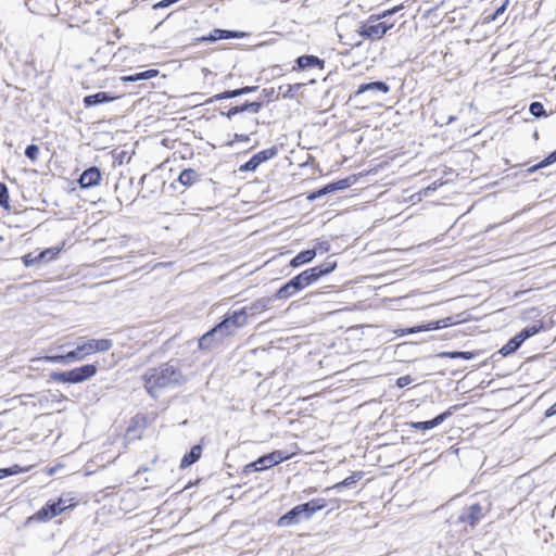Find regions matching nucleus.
Returning a JSON list of instances; mask_svg holds the SVG:
<instances>
[{"instance_id": "obj_32", "label": "nucleus", "mask_w": 556, "mask_h": 556, "mask_svg": "<svg viewBox=\"0 0 556 556\" xmlns=\"http://www.w3.org/2000/svg\"><path fill=\"white\" fill-rule=\"evenodd\" d=\"M0 206L10 210L8 187L3 182L0 184Z\"/></svg>"}, {"instance_id": "obj_10", "label": "nucleus", "mask_w": 556, "mask_h": 556, "mask_svg": "<svg viewBox=\"0 0 556 556\" xmlns=\"http://www.w3.org/2000/svg\"><path fill=\"white\" fill-rule=\"evenodd\" d=\"M452 324H453L452 323V318L451 317H446V318H443V319H440V320H437V321H431V323H428V324H425V325L412 327V328H408V329H402V330H400V336H404V334H407V333H416V332H421V331H431V330H437V329H441V328H446V327L451 326Z\"/></svg>"}, {"instance_id": "obj_6", "label": "nucleus", "mask_w": 556, "mask_h": 556, "mask_svg": "<svg viewBox=\"0 0 556 556\" xmlns=\"http://www.w3.org/2000/svg\"><path fill=\"white\" fill-rule=\"evenodd\" d=\"M489 506L488 505H481V504H472L460 513L458 516V521L462 523H468L471 527H475L477 523H479L488 514Z\"/></svg>"}, {"instance_id": "obj_7", "label": "nucleus", "mask_w": 556, "mask_h": 556, "mask_svg": "<svg viewBox=\"0 0 556 556\" xmlns=\"http://www.w3.org/2000/svg\"><path fill=\"white\" fill-rule=\"evenodd\" d=\"M277 154L276 148L265 149L254 154L245 164L240 166L241 172H253L262 163L273 159Z\"/></svg>"}, {"instance_id": "obj_22", "label": "nucleus", "mask_w": 556, "mask_h": 556, "mask_svg": "<svg viewBox=\"0 0 556 556\" xmlns=\"http://www.w3.org/2000/svg\"><path fill=\"white\" fill-rule=\"evenodd\" d=\"M202 447L200 445H194L189 454H186L180 463L181 468H187L195 463L201 456Z\"/></svg>"}, {"instance_id": "obj_2", "label": "nucleus", "mask_w": 556, "mask_h": 556, "mask_svg": "<svg viewBox=\"0 0 556 556\" xmlns=\"http://www.w3.org/2000/svg\"><path fill=\"white\" fill-rule=\"evenodd\" d=\"M337 266L336 262H327L325 265L308 268L293 277L283 285L275 294L278 300H287L296 292L316 282L320 277L330 274Z\"/></svg>"}, {"instance_id": "obj_45", "label": "nucleus", "mask_w": 556, "mask_h": 556, "mask_svg": "<svg viewBox=\"0 0 556 556\" xmlns=\"http://www.w3.org/2000/svg\"><path fill=\"white\" fill-rule=\"evenodd\" d=\"M412 382H413V379H412V377H410V376H408V375H407V376L399 377V378L396 379V386H397L399 388H404V387L408 386V384H409V383H412Z\"/></svg>"}, {"instance_id": "obj_28", "label": "nucleus", "mask_w": 556, "mask_h": 556, "mask_svg": "<svg viewBox=\"0 0 556 556\" xmlns=\"http://www.w3.org/2000/svg\"><path fill=\"white\" fill-rule=\"evenodd\" d=\"M363 477V472L361 471H357V472H353L350 477L345 478L344 480H342L341 482H338L336 483L332 489H341L343 486H351L352 484H354L357 480H359L361 478Z\"/></svg>"}, {"instance_id": "obj_37", "label": "nucleus", "mask_w": 556, "mask_h": 556, "mask_svg": "<svg viewBox=\"0 0 556 556\" xmlns=\"http://www.w3.org/2000/svg\"><path fill=\"white\" fill-rule=\"evenodd\" d=\"M50 378L56 382L70 383L68 371L52 372Z\"/></svg>"}, {"instance_id": "obj_23", "label": "nucleus", "mask_w": 556, "mask_h": 556, "mask_svg": "<svg viewBox=\"0 0 556 556\" xmlns=\"http://www.w3.org/2000/svg\"><path fill=\"white\" fill-rule=\"evenodd\" d=\"M198 178L199 175L194 169L187 168L180 173L178 180L181 185L189 187L192 186Z\"/></svg>"}, {"instance_id": "obj_8", "label": "nucleus", "mask_w": 556, "mask_h": 556, "mask_svg": "<svg viewBox=\"0 0 556 556\" xmlns=\"http://www.w3.org/2000/svg\"><path fill=\"white\" fill-rule=\"evenodd\" d=\"M113 346L110 339H90L83 344H79V350L84 352L85 356L96 352H106Z\"/></svg>"}, {"instance_id": "obj_15", "label": "nucleus", "mask_w": 556, "mask_h": 556, "mask_svg": "<svg viewBox=\"0 0 556 556\" xmlns=\"http://www.w3.org/2000/svg\"><path fill=\"white\" fill-rule=\"evenodd\" d=\"M327 502L325 498H314L305 504H300L304 520L309 519L316 511L325 508Z\"/></svg>"}, {"instance_id": "obj_18", "label": "nucleus", "mask_w": 556, "mask_h": 556, "mask_svg": "<svg viewBox=\"0 0 556 556\" xmlns=\"http://www.w3.org/2000/svg\"><path fill=\"white\" fill-rule=\"evenodd\" d=\"M224 338H219V332H215V327L203 334L199 340V346L202 350H211L217 342Z\"/></svg>"}, {"instance_id": "obj_19", "label": "nucleus", "mask_w": 556, "mask_h": 556, "mask_svg": "<svg viewBox=\"0 0 556 556\" xmlns=\"http://www.w3.org/2000/svg\"><path fill=\"white\" fill-rule=\"evenodd\" d=\"M390 87L383 81H372L368 84H363L358 87L356 94H362L366 91H379L382 93H388Z\"/></svg>"}, {"instance_id": "obj_36", "label": "nucleus", "mask_w": 556, "mask_h": 556, "mask_svg": "<svg viewBox=\"0 0 556 556\" xmlns=\"http://www.w3.org/2000/svg\"><path fill=\"white\" fill-rule=\"evenodd\" d=\"M508 0L504 1L501 7H498L492 15H489L485 17L486 22H494L498 18L500 15H502L507 8Z\"/></svg>"}, {"instance_id": "obj_46", "label": "nucleus", "mask_w": 556, "mask_h": 556, "mask_svg": "<svg viewBox=\"0 0 556 556\" xmlns=\"http://www.w3.org/2000/svg\"><path fill=\"white\" fill-rule=\"evenodd\" d=\"M46 361L50 363H67L65 354L64 355H49L45 357Z\"/></svg>"}, {"instance_id": "obj_16", "label": "nucleus", "mask_w": 556, "mask_h": 556, "mask_svg": "<svg viewBox=\"0 0 556 556\" xmlns=\"http://www.w3.org/2000/svg\"><path fill=\"white\" fill-rule=\"evenodd\" d=\"M114 99L115 97L110 96L108 92L100 91L94 94L86 96L83 101L86 108H90L98 104L109 103Z\"/></svg>"}, {"instance_id": "obj_50", "label": "nucleus", "mask_w": 556, "mask_h": 556, "mask_svg": "<svg viewBox=\"0 0 556 556\" xmlns=\"http://www.w3.org/2000/svg\"><path fill=\"white\" fill-rule=\"evenodd\" d=\"M243 112L242 111V108L241 105L240 106H233L231 108L228 112H227V117L228 118H231L233 115L238 114V113H241Z\"/></svg>"}, {"instance_id": "obj_17", "label": "nucleus", "mask_w": 556, "mask_h": 556, "mask_svg": "<svg viewBox=\"0 0 556 556\" xmlns=\"http://www.w3.org/2000/svg\"><path fill=\"white\" fill-rule=\"evenodd\" d=\"M301 520H304V518L300 505H296L278 520V525L281 527H287L293 523H298Z\"/></svg>"}, {"instance_id": "obj_4", "label": "nucleus", "mask_w": 556, "mask_h": 556, "mask_svg": "<svg viewBox=\"0 0 556 556\" xmlns=\"http://www.w3.org/2000/svg\"><path fill=\"white\" fill-rule=\"evenodd\" d=\"M392 27L393 24L380 22V20L372 14L366 22L362 23L357 33L364 39L376 41L381 39Z\"/></svg>"}, {"instance_id": "obj_24", "label": "nucleus", "mask_w": 556, "mask_h": 556, "mask_svg": "<svg viewBox=\"0 0 556 556\" xmlns=\"http://www.w3.org/2000/svg\"><path fill=\"white\" fill-rule=\"evenodd\" d=\"M156 75H157V71L156 70H148V71H144V72H140V73H137V74H134V75L126 76L123 79L125 81L134 83V81L150 79L152 77H155Z\"/></svg>"}, {"instance_id": "obj_3", "label": "nucleus", "mask_w": 556, "mask_h": 556, "mask_svg": "<svg viewBox=\"0 0 556 556\" xmlns=\"http://www.w3.org/2000/svg\"><path fill=\"white\" fill-rule=\"evenodd\" d=\"M247 311L229 312L225 319L215 326V332H219V338H227L233 334L239 328L247 325Z\"/></svg>"}, {"instance_id": "obj_9", "label": "nucleus", "mask_w": 556, "mask_h": 556, "mask_svg": "<svg viewBox=\"0 0 556 556\" xmlns=\"http://www.w3.org/2000/svg\"><path fill=\"white\" fill-rule=\"evenodd\" d=\"M291 456L292 454H286L281 451H274L273 453L264 455L256 460V464H258L257 468H260V470L268 469L283 460L289 459Z\"/></svg>"}, {"instance_id": "obj_5", "label": "nucleus", "mask_w": 556, "mask_h": 556, "mask_svg": "<svg viewBox=\"0 0 556 556\" xmlns=\"http://www.w3.org/2000/svg\"><path fill=\"white\" fill-rule=\"evenodd\" d=\"M72 505H66L65 501L59 498L56 502H48L38 511L26 519V525L31 522H47L53 517L61 515L65 509Z\"/></svg>"}, {"instance_id": "obj_20", "label": "nucleus", "mask_w": 556, "mask_h": 556, "mask_svg": "<svg viewBox=\"0 0 556 556\" xmlns=\"http://www.w3.org/2000/svg\"><path fill=\"white\" fill-rule=\"evenodd\" d=\"M316 256V250H305L296 254L290 262L291 267H299L303 264L309 263Z\"/></svg>"}, {"instance_id": "obj_21", "label": "nucleus", "mask_w": 556, "mask_h": 556, "mask_svg": "<svg viewBox=\"0 0 556 556\" xmlns=\"http://www.w3.org/2000/svg\"><path fill=\"white\" fill-rule=\"evenodd\" d=\"M298 66L301 70L314 66H324V61L314 55H302L296 60Z\"/></svg>"}, {"instance_id": "obj_30", "label": "nucleus", "mask_w": 556, "mask_h": 556, "mask_svg": "<svg viewBox=\"0 0 556 556\" xmlns=\"http://www.w3.org/2000/svg\"><path fill=\"white\" fill-rule=\"evenodd\" d=\"M302 84L280 86L279 91L282 92L285 98H292L294 92L302 88Z\"/></svg>"}, {"instance_id": "obj_43", "label": "nucleus", "mask_w": 556, "mask_h": 556, "mask_svg": "<svg viewBox=\"0 0 556 556\" xmlns=\"http://www.w3.org/2000/svg\"><path fill=\"white\" fill-rule=\"evenodd\" d=\"M556 162V150L551 153L546 159H544L535 168L545 167L552 163Z\"/></svg>"}, {"instance_id": "obj_34", "label": "nucleus", "mask_w": 556, "mask_h": 556, "mask_svg": "<svg viewBox=\"0 0 556 556\" xmlns=\"http://www.w3.org/2000/svg\"><path fill=\"white\" fill-rule=\"evenodd\" d=\"M529 111L534 117H542L546 115L544 106L541 102H532L530 104Z\"/></svg>"}, {"instance_id": "obj_27", "label": "nucleus", "mask_w": 556, "mask_h": 556, "mask_svg": "<svg viewBox=\"0 0 556 556\" xmlns=\"http://www.w3.org/2000/svg\"><path fill=\"white\" fill-rule=\"evenodd\" d=\"M439 357H447V358H464V359H471L473 358L475 354L472 352H462V351H451V352H441Z\"/></svg>"}, {"instance_id": "obj_44", "label": "nucleus", "mask_w": 556, "mask_h": 556, "mask_svg": "<svg viewBox=\"0 0 556 556\" xmlns=\"http://www.w3.org/2000/svg\"><path fill=\"white\" fill-rule=\"evenodd\" d=\"M23 260H24V264L26 266H33V265L39 264L41 262L40 258H37V255L34 256L31 253L25 255Z\"/></svg>"}, {"instance_id": "obj_41", "label": "nucleus", "mask_w": 556, "mask_h": 556, "mask_svg": "<svg viewBox=\"0 0 556 556\" xmlns=\"http://www.w3.org/2000/svg\"><path fill=\"white\" fill-rule=\"evenodd\" d=\"M334 186L333 184H329L327 185L326 187H324L323 189L318 190L316 193H314L313 195L309 197V199H316L318 197H321L326 193H329V192H332V191H336L334 190Z\"/></svg>"}, {"instance_id": "obj_31", "label": "nucleus", "mask_w": 556, "mask_h": 556, "mask_svg": "<svg viewBox=\"0 0 556 556\" xmlns=\"http://www.w3.org/2000/svg\"><path fill=\"white\" fill-rule=\"evenodd\" d=\"M59 252L60 249L58 248L47 249L37 254V258H40L41 262L51 261L59 254Z\"/></svg>"}, {"instance_id": "obj_29", "label": "nucleus", "mask_w": 556, "mask_h": 556, "mask_svg": "<svg viewBox=\"0 0 556 556\" xmlns=\"http://www.w3.org/2000/svg\"><path fill=\"white\" fill-rule=\"evenodd\" d=\"M242 94L241 89L228 90L214 96L213 98L205 101V103H212L217 100L230 99Z\"/></svg>"}, {"instance_id": "obj_26", "label": "nucleus", "mask_w": 556, "mask_h": 556, "mask_svg": "<svg viewBox=\"0 0 556 556\" xmlns=\"http://www.w3.org/2000/svg\"><path fill=\"white\" fill-rule=\"evenodd\" d=\"M522 342L520 341V339H517V336H515L500 350V352L504 356L509 355L514 353L516 350H518Z\"/></svg>"}, {"instance_id": "obj_33", "label": "nucleus", "mask_w": 556, "mask_h": 556, "mask_svg": "<svg viewBox=\"0 0 556 556\" xmlns=\"http://www.w3.org/2000/svg\"><path fill=\"white\" fill-rule=\"evenodd\" d=\"M65 357H66L67 363H70V362L81 361L86 356H85L84 352L79 350V345H77V348L75 350L66 353Z\"/></svg>"}, {"instance_id": "obj_47", "label": "nucleus", "mask_w": 556, "mask_h": 556, "mask_svg": "<svg viewBox=\"0 0 556 556\" xmlns=\"http://www.w3.org/2000/svg\"><path fill=\"white\" fill-rule=\"evenodd\" d=\"M401 8H402V5H400V7H394V8H392V9H389V10L383 11V12H382V13H380V14H375V15H376V17H378L379 20H381V18H384V17H387V16H390V15L395 14V13H396Z\"/></svg>"}, {"instance_id": "obj_42", "label": "nucleus", "mask_w": 556, "mask_h": 556, "mask_svg": "<svg viewBox=\"0 0 556 556\" xmlns=\"http://www.w3.org/2000/svg\"><path fill=\"white\" fill-rule=\"evenodd\" d=\"M313 250H316V254L317 253H326L330 250V243L329 241H318L316 244H315V248Z\"/></svg>"}, {"instance_id": "obj_25", "label": "nucleus", "mask_w": 556, "mask_h": 556, "mask_svg": "<svg viewBox=\"0 0 556 556\" xmlns=\"http://www.w3.org/2000/svg\"><path fill=\"white\" fill-rule=\"evenodd\" d=\"M542 328V325L533 324L523 330H521L517 336V339H520V341L523 343L528 338L534 336L538 333Z\"/></svg>"}, {"instance_id": "obj_12", "label": "nucleus", "mask_w": 556, "mask_h": 556, "mask_svg": "<svg viewBox=\"0 0 556 556\" xmlns=\"http://www.w3.org/2000/svg\"><path fill=\"white\" fill-rule=\"evenodd\" d=\"M101 172L98 167H89L83 172L79 178V185L81 188H92L98 186L101 181Z\"/></svg>"}, {"instance_id": "obj_40", "label": "nucleus", "mask_w": 556, "mask_h": 556, "mask_svg": "<svg viewBox=\"0 0 556 556\" xmlns=\"http://www.w3.org/2000/svg\"><path fill=\"white\" fill-rule=\"evenodd\" d=\"M222 39V34L219 28L213 29L207 36L201 38L204 41H216Z\"/></svg>"}, {"instance_id": "obj_14", "label": "nucleus", "mask_w": 556, "mask_h": 556, "mask_svg": "<svg viewBox=\"0 0 556 556\" xmlns=\"http://www.w3.org/2000/svg\"><path fill=\"white\" fill-rule=\"evenodd\" d=\"M452 413L450 410L444 412L440 415H438L435 418L427 421H417V422H410L409 427L415 430H430L439 425H441L447 417H450Z\"/></svg>"}, {"instance_id": "obj_39", "label": "nucleus", "mask_w": 556, "mask_h": 556, "mask_svg": "<svg viewBox=\"0 0 556 556\" xmlns=\"http://www.w3.org/2000/svg\"><path fill=\"white\" fill-rule=\"evenodd\" d=\"M241 108H242L243 112L244 111H250V112L256 114L262 109V103L261 102L245 103V104L241 105Z\"/></svg>"}, {"instance_id": "obj_35", "label": "nucleus", "mask_w": 556, "mask_h": 556, "mask_svg": "<svg viewBox=\"0 0 556 556\" xmlns=\"http://www.w3.org/2000/svg\"><path fill=\"white\" fill-rule=\"evenodd\" d=\"M25 155L31 160L33 162H36L38 160V155H39V147L36 146V144H29L26 149H25Z\"/></svg>"}, {"instance_id": "obj_52", "label": "nucleus", "mask_w": 556, "mask_h": 556, "mask_svg": "<svg viewBox=\"0 0 556 556\" xmlns=\"http://www.w3.org/2000/svg\"><path fill=\"white\" fill-rule=\"evenodd\" d=\"M556 414V402L546 409L545 417L549 418Z\"/></svg>"}, {"instance_id": "obj_38", "label": "nucleus", "mask_w": 556, "mask_h": 556, "mask_svg": "<svg viewBox=\"0 0 556 556\" xmlns=\"http://www.w3.org/2000/svg\"><path fill=\"white\" fill-rule=\"evenodd\" d=\"M222 39H232V38H242L244 37V33L241 31H233V30H226L220 29Z\"/></svg>"}, {"instance_id": "obj_53", "label": "nucleus", "mask_w": 556, "mask_h": 556, "mask_svg": "<svg viewBox=\"0 0 556 556\" xmlns=\"http://www.w3.org/2000/svg\"><path fill=\"white\" fill-rule=\"evenodd\" d=\"M257 86H248V87H243V88H240L242 90V94H247V93H250V92H254L257 90Z\"/></svg>"}, {"instance_id": "obj_54", "label": "nucleus", "mask_w": 556, "mask_h": 556, "mask_svg": "<svg viewBox=\"0 0 556 556\" xmlns=\"http://www.w3.org/2000/svg\"><path fill=\"white\" fill-rule=\"evenodd\" d=\"M4 472H3V478L4 477H8V476H12L14 473L17 472V470H15V468L11 467V468H4L2 469Z\"/></svg>"}, {"instance_id": "obj_56", "label": "nucleus", "mask_w": 556, "mask_h": 556, "mask_svg": "<svg viewBox=\"0 0 556 556\" xmlns=\"http://www.w3.org/2000/svg\"><path fill=\"white\" fill-rule=\"evenodd\" d=\"M456 119L455 116H450L448 119H447V124H451L452 122H454Z\"/></svg>"}, {"instance_id": "obj_13", "label": "nucleus", "mask_w": 556, "mask_h": 556, "mask_svg": "<svg viewBox=\"0 0 556 556\" xmlns=\"http://www.w3.org/2000/svg\"><path fill=\"white\" fill-rule=\"evenodd\" d=\"M273 299L265 296L260 298L252 302L250 305H247L244 307H241V311H247V319L249 316H255L257 314H261L262 312H265L268 309L271 305Z\"/></svg>"}, {"instance_id": "obj_48", "label": "nucleus", "mask_w": 556, "mask_h": 556, "mask_svg": "<svg viewBox=\"0 0 556 556\" xmlns=\"http://www.w3.org/2000/svg\"><path fill=\"white\" fill-rule=\"evenodd\" d=\"M332 184L337 185V186H334V190H342L350 186V182L348 179H342V180H339V181L332 182Z\"/></svg>"}, {"instance_id": "obj_49", "label": "nucleus", "mask_w": 556, "mask_h": 556, "mask_svg": "<svg viewBox=\"0 0 556 556\" xmlns=\"http://www.w3.org/2000/svg\"><path fill=\"white\" fill-rule=\"evenodd\" d=\"M179 0H162L160 1L159 3H156L154 5V8H167L176 2H178Z\"/></svg>"}, {"instance_id": "obj_51", "label": "nucleus", "mask_w": 556, "mask_h": 556, "mask_svg": "<svg viewBox=\"0 0 556 556\" xmlns=\"http://www.w3.org/2000/svg\"><path fill=\"white\" fill-rule=\"evenodd\" d=\"M258 464H256V460L254 463H251L245 466L244 471L245 472H252V471H260Z\"/></svg>"}, {"instance_id": "obj_1", "label": "nucleus", "mask_w": 556, "mask_h": 556, "mask_svg": "<svg viewBox=\"0 0 556 556\" xmlns=\"http://www.w3.org/2000/svg\"><path fill=\"white\" fill-rule=\"evenodd\" d=\"M142 381L148 394L156 399L164 390L182 386L186 379L177 362L169 361L149 368Z\"/></svg>"}, {"instance_id": "obj_55", "label": "nucleus", "mask_w": 556, "mask_h": 556, "mask_svg": "<svg viewBox=\"0 0 556 556\" xmlns=\"http://www.w3.org/2000/svg\"><path fill=\"white\" fill-rule=\"evenodd\" d=\"M236 138L240 141H247L249 140L248 136L245 135H237Z\"/></svg>"}, {"instance_id": "obj_57", "label": "nucleus", "mask_w": 556, "mask_h": 556, "mask_svg": "<svg viewBox=\"0 0 556 556\" xmlns=\"http://www.w3.org/2000/svg\"><path fill=\"white\" fill-rule=\"evenodd\" d=\"M3 470L0 469V480L3 479Z\"/></svg>"}, {"instance_id": "obj_11", "label": "nucleus", "mask_w": 556, "mask_h": 556, "mask_svg": "<svg viewBox=\"0 0 556 556\" xmlns=\"http://www.w3.org/2000/svg\"><path fill=\"white\" fill-rule=\"evenodd\" d=\"M97 372V367L92 364H87L72 370H68L70 383H79L93 377Z\"/></svg>"}]
</instances>
